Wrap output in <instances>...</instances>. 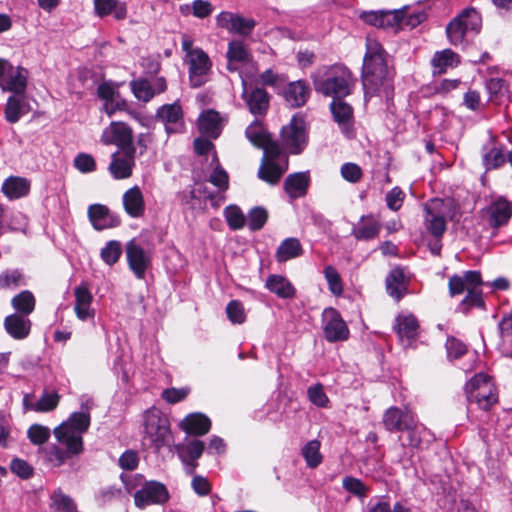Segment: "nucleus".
I'll return each instance as SVG.
<instances>
[{
	"instance_id": "1",
	"label": "nucleus",
	"mask_w": 512,
	"mask_h": 512,
	"mask_svg": "<svg viewBox=\"0 0 512 512\" xmlns=\"http://www.w3.org/2000/svg\"><path fill=\"white\" fill-rule=\"evenodd\" d=\"M92 406L93 401L90 398L82 400V411L73 412L66 421L54 428L53 434L58 445H52L47 450V457L54 466H61L69 458L82 453L83 434L90 426Z\"/></svg>"
},
{
	"instance_id": "2",
	"label": "nucleus",
	"mask_w": 512,
	"mask_h": 512,
	"mask_svg": "<svg viewBox=\"0 0 512 512\" xmlns=\"http://www.w3.org/2000/svg\"><path fill=\"white\" fill-rule=\"evenodd\" d=\"M246 137L256 147L263 149V158L258 177L275 185L288 168V158L282 154L279 144L272 140L259 121H254L246 129Z\"/></svg>"
},
{
	"instance_id": "3",
	"label": "nucleus",
	"mask_w": 512,
	"mask_h": 512,
	"mask_svg": "<svg viewBox=\"0 0 512 512\" xmlns=\"http://www.w3.org/2000/svg\"><path fill=\"white\" fill-rule=\"evenodd\" d=\"M362 78L366 95L382 92L388 95L392 89L386 53L380 43L370 38L366 43Z\"/></svg>"
},
{
	"instance_id": "4",
	"label": "nucleus",
	"mask_w": 512,
	"mask_h": 512,
	"mask_svg": "<svg viewBox=\"0 0 512 512\" xmlns=\"http://www.w3.org/2000/svg\"><path fill=\"white\" fill-rule=\"evenodd\" d=\"M424 234L431 236L428 247L433 255H440L441 239L447 229L446 206L443 200L432 199L424 206Z\"/></svg>"
},
{
	"instance_id": "5",
	"label": "nucleus",
	"mask_w": 512,
	"mask_h": 512,
	"mask_svg": "<svg viewBox=\"0 0 512 512\" xmlns=\"http://www.w3.org/2000/svg\"><path fill=\"white\" fill-rule=\"evenodd\" d=\"M355 85V79L352 73L344 66L331 67L326 73V77L315 79L314 86L316 91L333 99L344 98L349 95Z\"/></svg>"
},
{
	"instance_id": "6",
	"label": "nucleus",
	"mask_w": 512,
	"mask_h": 512,
	"mask_svg": "<svg viewBox=\"0 0 512 512\" xmlns=\"http://www.w3.org/2000/svg\"><path fill=\"white\" fill-rule=\"evenodd\" d=\"M482 26V18L474 8L463 10L447 25L446 34L450 44L463 45L472 36L477 35Z\"/></svg>"
},
{
	"instance_id": "7",
	"label": "nucleus",
	"mask_w": 512,
	"mask_h": 512,
	"mask_svg": "<svg viewBox=\"0 0 512 512\" xmlns=\"http://www.w3.org/2000/svg\"><path fill=\"white\" fill-rule=\"evenodd\" d=\"M182 50L185 52V62L188 65L189 80L192 87H200L208 80L211 61L208 55L200 48L193 47L190 37H182Z\"/></svg>"
},
{
	"instance_id": "8",
	"label": "nucleus",
	"mask_w": 512,
	"mask_h": 512,
	"mask_svg": "<svg viewBox=\"0 0 512 512\" xmlns=\"http://www.w3.org/2000/svg\"><path fill=\"white\" fill-rule=\"evenodd\" d=\"M467 399L480 409L489 410L498 400L496 387L488 375L479 373L465 386Z\"/></svg>"
},
{
	"instance_id": "9",
	"label": "nucleus",
	"mask_w": 512,
	"mask_h": 512,
	"mask_svg": "<svg viewBox=\"0 0 512 512\" xmlns=\"http://www.w3.org/2000/svg\"><path fill=\"white\" fill-rule=\"evenodd\" d=\"M144 431L146 437L156 450H159L169 442V421L157 408H150L144 413Z\"/></svg>"
},
{
	"instance_id": "10",
	"label": "nucleus",
	"mask_w": 512,
	"mask_h": 512,
	"mask_svg": "<svg viewBox=\"0 0 512 512\" xmlns=\"http://www.w3.org/2000/svg\"><path fill=\"white\" fill-rule=\"evenodd\" d=\"M281 143L291 154L301 153L307 144L306 126L302 116H293L290 123L282 128Z\"/></svg>"
},
{
	"instance_id": "11",
	"label": "nucleus",
	"mask_w": 512,
	"mask_h": 512,
	"mask_svg": "<svg viewBox=\"0 0 512 512\" xmlns=\"http://www.w3.org/2000/svg\"><path fill=\"white\" fill-rule=\"evenodd\" d=\"M101 142L105 145H116L118 150L135 148L133 144V131L124 122H111L101 134Z\"/></svg>"
},
{
	"instance_id": "12",
	"label": "nucleus",
	"mask_w": 512,
	"mask_h": 512,
	"mask_svg": "<svg viewBox=\"0 0 512 512\" xmlns=\"http://www.w3.org/2000/svg\"><path fill=\"white\" fill-rule=\"evenodd\" d=\"M323 331L328 342L346 340L349 329L340 313L334 308H326L322 313Z\"/></svg>"
},
{
	"instance_id": "13",
	"label": "nucleus",
	"mask_w": 512,
	"mask_h": 512,
	"mask_svg": "<svg viewBox=\"0 0 512 512\" xmlns=\"http://www.w3.org/2000/svg\"><path fill=\"white\" fill-rule=\"evenodd\" d=\"M126 257L129 268L136 278L144 279L145 273L151 265V252L145 250L134 239L126 245Z\"/></svg>"
},
{
	"instance_id": "14",
	"label": "nucleus",
	"mask_w": 512,
	"mask_h": 512,
	"mask_svg": "<svg viewBox=\"0 0 512 512\" xmlns=\"http://www.w3.org/2000/svg\"><path fill=\"white\" fill-rule=\"evenodd\" d=\"M168 498L169 494L165 485L157 481L145 482L141 489L134 494L135 505L139 508L163 504Z\"/></svg>"
},
{
	"instance_id": "15",
	"label": "nucleus",
	"mask_w": 512,
	"mask_h": 512,
	"mask_svg": "<svg viewBox=\"0 0 512 512\" xmlns=\"http://www.w3.org/2000/svg\"><path fill=\"white\" fill-rule=\"evenodd\" d=\"M136 148L117 150L111 155L108 171L116 180L127 179L132 176L135 166Z\"/></svg>"
},
{
	"instance_id": "16",
	"label": "nucleus",
	"mask_w": 512,
	"mask_h": 512,
	"mask_svg": "<svg viewBox=\"0 0 512 512\" xmlns=\"http://www.w3.org/2000/svg\"><path fill=\"white\" fill-rule=\"evenodd\" d=\"M227 68L229 71H239L240 76H243L242 68L248 67L251 69V74L256 72V67L252 61L251 55L242 41L234 40L228 44Z\"/></svg>"
},
{
	"instance_id": "17",
	"label": "nucleus",
	"mask_w": 512,
	"mask_h": 512,
	"mask_svg": "<svg viewBox=\"0 0 512 512\" xmlns=\"http://www.w3.org/2000/svg\"><path fill=\"white\" fill-rule=\"evenodd\" d=\"M204 448V442L198 439H185L175 446L187 474L194 473L198 465L197 460L202 456Z\"/></svg>"
},
{
	"instance_id": "18",
	"label": "nucleus",
	"mask_w": 512,
	"mask_h": 512,
	"mask_svg": "<svg viewBox=\"0 0 512 512\" xmlns=\"http://www.w3.org/2000/svg\"><path fill=\"white\" fill-rule=\"evenodd\" d=\"M242 98L253 115L265 114L269 107V96L262 88L249 89L248 79L241 75Z\"/></svg>"
},
{
	"instance_id": "19",
	"label": "nucleus",
	"mask_w": 512,
	"mask_h": 512,
	"mask_svg": "<svg viewBox=\"0 0 512 512\" xmlns=\"http://www.w3.org/2000/svg\"><path fill=\"white\" fill-rule=\"evenodd\" d=\"M74 312L81 321H92L95 318V309L92 307L93 295L86 283L74 289Z\"/></svg>"
},
{
	"instance_id": "20",
	"label": "nucleus",
	"mask_w": 512,
	"mask_h": 512,
	"mask_svg": "<svg viewBox=\"0 0 512 512\" xmlns=\"http://www.w3.org/2000/svg\"><path fill=\"white\" fill-rule=\"evenodd\" d=\"M330 110L334 121L338 124L341 131L347 136H353L354 114L350 104L343 98L333 99L330 104Z\"/></svg>"
},
{
	"instance_id": "21",
	"label": "nucleus",
	"mask_w": 512,
	"mask_h": 512,
	"mask_svg": "<svg viewBox=\"0 0 512 512\" xmlns=\"http://www.w3.org/2000/svg\"><path fill=\"white\" fill-rule=\"evenodd\" d=\"M216 20L219 27L240 35H249L256 25L253 19L230 12H221Z\"/></svg>"
},
{
	"instance_id": "22",
	"label": "nucleus",
	"mask_w": 512,
	"mask_h": 512,
	"mask_svg": "<svg viewBox=\"0 0 512 512\" xmlns=\"http://www.w3.org/2000/svg\"><path fill=\"white\" fill-rule=\"evenodd\" d=\"M413 418L414 416L410 411H404L392 406L384 412L382 422L387 431L399 432L404 431V429H410Z\"/></svg>"
},
{
	"instance_id": "23",
	"label": "nucleus",
	"mask_w": 512,
	"mask_h": 512,
	"mask_svg": "<svg viewBox=\"0 0 512 512\" xmlns=\"http://www.w3.org/2000/svg\"><path fill=\"white\" fill-rule=\"evenodd\" d=\"M487 213L490 226L501 227L506 225L512 216V203L502 196L496 197L488 206Z\"/></svg>"
},
{
	"instance_id": "24",
	"label": "nucleus",
	"mask_w": 512,
	"mask_h": 512,
	"mask_svg": "<svg viewBox=\"0 0 512 512\" xmlns=\"http://www.w3.org/2000/svg\"><path fill=\"white\" fill-rule=\"evenodd\" d=\"M32 323L27 316L13 313L5 317L4 328L6 332L16 340H23L28 337Z\"/></svg>"
},
{
	"instance_id": "25",
	"label": "nucleus",
	"mask_w": 512,
	"mask_h": 512,
	"mask_svg": "<svg viewBox=\"0 0 512 512\" xmlns=\"http://www.w3.org/2000/svg\"><path fill=\"white\" fill-rule=\"evenodd\" d=\"M123 207L125 212L132 218H139L144 215L145 201L139 186L135 185L123 194Z\"/></svg>"
},
{
	"instance_id": "26",
	"label": "nucleus",
	"mask_w": 512,
	"mask_h": 512,
	"mask_svg": "<svg viewBox=\"0 0 512 512\" xmlns=\"http://www.w3.org/2000/svg\"><path fill=\"white\" fill-rule=\"evenodd\" d=\"M88 217L94 229L100 231L115 227L119 221L110 214L109 209L102 204H93L88 207Z\"/></svg>"
},
{
	"instance_id": "27",
	"label": "nucleus",
	"mask_w": 512,
	"mask_h": 512,
	"mask_svg": "<svg viewBox=\"0 0 512 512\" xmlns=\"http://www.w3.org/2000/svg\"><path fill=\"white\" fill-rule=\"evenodd\" d=\"M157 114L165 123L167 133H176L183 128V112L178 104L164 105Z\"/></svg>"
},
{
	"instance_id": "28",
	"label": "nucleus",
	"mask_w": 512,
	"mask_h": 512,
	"mask_svg": "<svg viewBox=\"0 0 512 512\" xmlns=\"http://www.w3.org/2000/svg\"><path fill=\"white\" fill-rule=\"evenodd\" d=\"M472 285H482L481 274L478 271H466L462 276L453 275L449 279V293L456 296L467 292Z\"/></svg>"
},
{
	"instance_id": "29",
	"label": "nucleus",
	"mask_w": 512,
	"mask_h": 512,
	"mask_svg": "<svg viewBox=\"0 0 512 512\" xmlns=\"http://www.w3.org/2000/svg\"><path fill=\"white\" fill-rule=\"evenodd\" d=\"M28 71L20 66H16L0 83V88L4 91H10L16 95H23L27 87Z\"/></svg>"
},
{
	"instance_id": "30",
	"label": "nucleus",
	"mask_w": 512,
	"mask_h": 512,
	"mask_svg": "<svg viewBox=\"0 0 512 512\" xmlns=\"http://www.w3.org/2000/svg\"><path fill=\"white\" fill-rule=\"evenodd\" d=\"M310 89L305 82L298 80L291 82L283 91L287 104L291 107L304 105L309 97Z\"/></svg>"
},
{
	"instance_id": "31",
	"label": "nucleus",
	"mask_w": 512,
	"mask_h": 512,
	"mask_svg": "<svg viewBox=\"0 0 512 512\" xmlns=\"http://www.w3.org/2000/svg\"><path fill=\"white\" fill-rule=\"evenodd\" d=\"M180 426L187 434L202 436L209 432L211 421L204 414L192 413L182 420Z\"/></svg>"
},
{
	"instance_id": "32",
	"label": "nucleus",
	"mask_w": 512,
	"mask_h": 512,
	"mask_svg": "<svg viewBox=\"0 0 512 512\" xmlns=\"http://www.w3.org/2000/svg\"><path fill=\"white\" fill-rule=\"evenodd\" d=\"M198 128L202 134L217 138L222 130V119L219 113L214 110L203 112L198 118Z\"/></svg>"
},
{
	"instance_id": "33",
	"label": "nucleus",
	"mask_w": 512,
	"mask_h": 512,
	"mask_svg": "<svg viewBox=\"0 0 512 512\" xmlns=\"http://www.w3.org/2000/svg\"><path fill=\"white\" fill-rule=\"evenodd\" d=\"M309 175L305 172L290 174L284 182V189L289 197L294 200L303 197L308 189Z\"/></svg>"
},
{
	"instance_id": "34",
	"label": "nucleus",
	"mask_w": 512,
	"mask_h": 512,
	"mask_svg": "<svg viewBox=\"0 0 512 512\" xmlns=\"http://www.w3.org/2000/svg\"><path fill=\"white\" fill-rule=\"evenodd\" d=\"M1 190L7 198L19 199L29 193L30 182L23 177L10 176L3 182Z\"/></svg>"
},
{
	"instance_id": "35",
	"label": "nucleus",
	"mask_w": 512,
	"mask_h": 512,
	"mask_svg": "<svg viewBox=\"0 0 512 512\" xmlns=\"http://www.w3.org/2000/svg\"><path fill=\"white\" fill-rule=\"evenodd\" d=\"M29 110V103L25 100L23 95L10 96L5 105V119L9 123H16L22 116L26 115Z\"/></svg>"
},
{
	"instance_id": "36",
	"label": "nucleus",
	"mask_w": 512,
	"mask_h": 512,
	"mask_svg": "<svg viewBox=\"0 0 512 512\" xmlns=\"http://www.w3.org/2000/svg\"><path fill=\"white\" fill-rule=\"evenodd\" d=\"M418 328V321L412 314H401L396 318L395 329L401 340L410 343L417 337Z\"/></svg>"
},
{
	"instance_id": "37",
	"label": "nucleus",
	"mask_w": 512,
	"mask_h": 512,
	"mask_svg": "<svg viewBox=\"0 0 512 512\" xmlns=\"http://www.w3.org/2000/svg\"><path fill=\"white\" fill-rule=\"evenodd\" d=\"M94 7L100 17L113 14L115 19L123 20L127 16L126 4L117 0H94Z\"/></svg>"
},
{
	"instance_id": "38",
	"label": "nucleus",
	"mask_w": 512,
	"mask_h": 512,
	"mask_svg": "<svg viewBox=\"0 0 512 512\" xmlns=\"http://www.w3.org/2000/svg\"><path fill=\"white\" fill-rule=\"evenodd\" d=\"M387 293L399 301L406 292L405 275L401 268L391 270L386 278Z\"/></svg>"
},
{
	"instance_id": "39",
	"label": "nucleus",
	"mask_w": 512,
	"mask_h": 512,
	"mask_svg": "<svg viewBox=\"0 0 512 512\" xmlns=\"http://www.w3.org/2000/svg\"><path fill=\"white\" fill-rule=\"evenodd\" d=\"M267 289L280 298L288 299L295 295L293 285L283 276L271 275L266 281Z\"/></svg>"
},
{
	"instance_id": "40",
	"label": "nucleus",
	"mask_w": 512,
	"mask_h": 512,
	"mask_svg": "<svg viewBox=\"0 0 512 512\" xmlns=\"http://www.w3.org/2000/svg\"><path fill=\"white\" fill-rule=\"evenodd\" d=\"M380 228V223L372 216L362 217L353 229V235L360 240H369L378 235Z\"/></svg>"
},
{
	"instance_id": "41",
	"label": "nucleus",
	"mask_w": 512,
	"mask_h": 512,
	"mask_svg": "<svg viewBox=\"0 0 512 512\" xmlns=\"http://www.w3.org/2000/svg\"><path fill=\"white\" fill-rule=\"evenodd\" d=\"M303 249L297 238H287L278 247L276 259L278 262H286L302 255Z\"/></svg>"
},
{
	"instance_id": "42",
	"label": "nucleus",
	"mask_w": 512,
	"mask_h": 512,
	"mask_svg": "<svg viewBox=\"0 0 512 512\" xmlns=\"http://www.w3.org/2000/svg\"><path fill=\"white\" fill-rule=\"evenodd\" d=\"M35 297L28 290L21 291L11 299V305L19 315H30L35 309Z\"/></svg>"
},
{
	"instance_id": "43",
	"label": "nucleus",
	"mask_w": 512,
	"mask_h": 512,
	"mask_svg": "<svg viewBox=\"0 0 512 512\" xmlns=\"http://www.w3.org/2000/svg\"><path fill=\"white\" fill-rule=\"evenodd\" d=\"M459 63V56L451 49H445L435 53L432 58V65L436 69V73H443L448 68L457 66Z\"/></svg>"
},
{
	"instance_id": "44",
	"label": "nucleus",
	"mask_w": 512,
	"mask_h": 512,
	"mask_svg": "<svg viewBox=\"0 0 512 512\" xmlns=\"http://www.w3.org/2000/svg\"><path fill=\"white\" fill-rule=\"evenodd\" d=\"M51 508L54 512H75L76 504L73 499L61 489L53 491L50 496Z\"/></svg>"
},
{
	"instance_id": "45",
	"label": "nucleus",
	"mask_w": 512,
	"mask_h": 512,
	"mask_svg": "<svg viewBox=\"0 0 512 512\" xmlns=\"http://www.w3.org/2000/svg\"><path fill=\"white\" fill-rule=\"evenodd\" d=\"M320 447V442L314 439L306 443L302 448V456L308 467L316 468L321 464L323 457L320 453Z\"/></svg>"
},
{
	"instance_id": "46",
	"label": "nucleus",
	"mask_w": 512,
	"mask_h": 512,
	"mask_svg": "<svg viewBox=\"0 0 512 512\" xmlns=\"http://www.w3.org/2000/svg\"><path fill=\"white\" fill-rule=\"evenodd\" d=\"M25 285L24 276L18 269H6L0 274V289L14 290Z\"/></svg>"
},
{
	"instance_id": "47",
	"label": "nucleus",
	"mask_w": 512,
	"mask_h": 512,
	"mask_svg": "<svg viewBox=\"0 0 512 512\" xmlns=\"http://www.w3.org/2000/svg\"><path fill=\"white\" fill-rule=\"evenodd\" d=\"M122 255V246L119 241L110 240L101 249L100 256L103 262L109 266L118 262Z\"/></svg>"
},
{
	"instance_id": "48",
	"label": "nucleus",
	"mask_w": 512,
	"mask_h": 512,
	"mask_svg": "<svg viewBox=\"0 0 512 512\" xmlns=\"http://www.w3.org/2000/svg\"><path fill=\"white\" fill-rule=\"evenodd\" d=\"M131 88L135 97L143 102L150 101L155 95V90L146 79H138L131 82Z\"/></svg>"
},
{
	"instance_id": "49",
	"label": "nucleus",
	"mask_w": 512,
	"mask_h": 512,
	"mask_svg": "<svg viewBox=\"0 0 512 512\" xmlns=\"http://www.w3.org/2000/svg\"><path fill=\"white\" fill-rule=\"evenodd\" d=\"M51 435V431L48 427L33 424L27 430V437L33 445L41 446L45 444Z\"/></svg>"
},
{
	"instance_id": "50",
	"label": "nucleus",
	"mask_w": 512,
	"mask_h": 512,
	"mask_svg": "<svg viewBox=\"0 0 512 512\" xmlns=\"http://www.w3.org/2000/svg\"><path fill=\"white\" fill-rule=\"evenodd\" d=\"M226 315L229 321L234 325H240L246 321L244 306L238 300H232L227 304Z\"/></svg>"
},
{
	"instance_id": "51",
	"label": "nucleus",
	"mask_w": 512,
	"mask_h": 512,
	"mask_svg": "<svg viewBox=\"0 0 512 512\" xmlns=\"http://www.w3.org/2000/svg\"><path fill=\"white\" fill-rule=\"evenodd\" d=\"M224 215L228 226L233 230H239L244 227L246 218L237 206H229L225 209Z\"/></svg>"
},
{
	"instance_id": "52",
	"label": "nucleus",
	"mask_w": 512,
	"mask_h": 512,
	"mask_svg": "<svg viewBox=\"0 0 512 512\" xmlns=\"http://www.w3.org/2000/svg\"><path fill=\"white\" fill-rule=\"evenodd\" d=\"M403 22V9L382 11L381 28L401 29Z\"/></svg>"
},
{
	"instance_id": "53",
	"label": "nucleus",
	"mask_w": 512,
	"mask_h": 512,
	"mask_svg": "<svg viewBox=\"0 0 512 512\" xmlns=\"http://www.w3.org/2000/svg\"><path fill=\"white\" fill-rule=\"evenodd\" d=\"M268 218L267 212L261 207L253 208L246 219L250 230L256 231L261 229Z\"/></svg>"
},
{
	"instance_id": "54",
	"label": "nucleus",
	"mask_w": 512,
	"mask_h": 512,
	"mask_svg": "<svg viewBox=\"0 0 512 512\" xmlns=\"http://www.w3.org/2000/svg\"><path fill=\"white\" fill-rule=\"evenodd\" d=\"M445 347L447 351V357L451 361L456 360L467 353L466 345L454 337L447 338Z\"/></svg>"
},
{
	"instance_id": "55",
	"label": "nucleus",
	"mask_w": 512,
	"mask_h": 512,
	"mask_svg": "<svg viewBox=\"0 0 512 512\" xmlns=\"http://www.w3.org/2000/svg\"><path fill=\"white\" fill-rule=\"evenodd\" d=\"M342 485L346 491L358 497H365L368 492V488L358 478L350 476L344 477Z\"/></svg>"
},
{
	"instance_id": "56",
	"label": "nucleus",
	"mask_w": 512,
	"mask_h": 512,
	"mask_svg": "<svg viewBox=\"0 0 512 512\" xmlns=\"http://www.w3.org/2000/svg\"><path fill=\"white\" fill-rule=\"evenodd\" d=\"M209 182L216 186L220 191H226L229 186V176L227 172L217 164L209 176Z\"/></svg>"
},
{
	"instance_id": "57",
	"label": "nucleus",
	"mask_w": 512,
	"mask_h": 512,
	"mask_svg": "<svg viewBox=\"0 0 512 512\" xmlns=\"http://www.w3.org/2000/svg\"><path fill=\"white\" fill-rule=\"evenodd\" d=\"M325 278L329 289L334 295H340L343 292L342 282L339 273L332 266H327L324 270Z\"/></svg>"
},
{
	"instance_id": "58",
	"label": "nucleus",
	"mask_w": 512,
	"mask_h": 512,
	"mask_svg": "<svg viewBox=\"0 0 512 512\" xmlns=\"http://www.w3.org/2000/svg\"><path fill=\"white\" fill-rule=\"evenodd\" d=\"M74 166L81 173H91L96 170V161L90 154L79 153L74 158Z\"/></svg>"
},
{
	"instance_id": "59",
	"label": "nucleus",
	"mask_w": 512,
	"mask_h": 512,
	"mask_svg": "<svg viewBox=\"0 0 512 512\" xmlns=\"http://www.w3.org/2000/svg\"><path fill=\"white\" fill-rule=\"evenodd\" d=\"M307 394L310 402L318 407H326L329 402L328 396L324 392V388L321 384L310 386L307 390Z\"/></svg>"
},
{
	"instance_id": "60",
	"label": "nucleus",
	"mask_w": 512,
	"mask_h": 512,
	"mask_svg": "<svg viewBox=\"0 0 512 512\" xmlns=\"http://www.w3.org/2000/svg\"><path fill=\"white\" fill-rule=\"evenodd\" d=\"M60 396L57 393L45 392L36 402L37 412H49L55 409L59 403Z\"/></svg>"
},
{
	"instance_id": "61",
	"label": "nucleus",
	"mask_w": 512,
	"mask_h": 512,
	"mask_svg": "<svg viewBox=\"0 0 512 512\" xmlns=\"http://www.w3.org/2000/svg\"><path fill=\"white\" fill-rule=\"evenodd\" d=\"M405 194L399 187L392 188L385 197L387 207L392 211H398L403 202H404Z\"/></svg>"
},
{
	"instance_id": "62",
	"label": "nucleus",
	"mask_w": 512,
	"mask_h": 512,
	"mask_svg": "<svg viewBox=\"0 0 512 512\" xmlns=\"http://www.w3.org/2000/svg\"><path fill=\"white\" fill-rule=\"evenodd\" d=\"M481 285H472L468 289L465 298L462 300L461 305L467 307H482L484 302L482 299V292L479 290Z\"/></svg>"
},
{
	"instance_id": "63",
	"label": "nucleus",
	"mask_w": 512,
	"mask_h": 512,
	"mask_svg": "<svg viewBox=\"0 0 512 512\" xmlns=\"http://www.w3.org/2000/svg\"><path fill=\"white\" fill-rule=\"evenodd\" d=\"M341 175L346 181L356 183L362 177V169L355 163H345L341 167Z\"/></svg>"
},
{
	"instance_id": "64",
	"label": "nucleus",
	"mask_w": 512,
	"mask_h": 512,
	"mask_svg": "<svg viewBox=\"0 0 512 512\" xmlns=\"http://www.w3.org/2000/svg\"><path fill=\"white\" fill-rule=\"evenodd\" d=\"M484 162L487 169H495L505 162V157L501 150L493 148L485 154Z\"/></svg>"
}]
</instances>
